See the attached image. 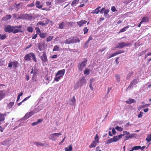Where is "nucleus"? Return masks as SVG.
Segmentation results:
<instances>
[{"instance_id":"1","label":"nucleus","mask_w":151,"mask_h":151,"mask_svg":"<svg viewBox=\"0 0 151 151\" xmlns=\"http://www.w3.org/2000/svg\"><path fill=\"white\" fill-rule=\"evenodd\" d=\"M4 30L5 32L8 33L12 32L14 34L17 33L19 32H22L21 29H15L14 26L8 25L5 27Z\"/></svg>"},{"instance_id":"2","label":"nucleus","mask_w":151,"mask_h":151,"mask_svg":"<svg viewBox=\"0 0 151 151\" xmlns=\"http://www.w3.org/2000/svg\"><path fill=\"white\" fill-rule=\"evenodd\" d=\"M122 137L121 134L119 135L118 136H114L113 138H110L107 140V144H108L113 142H116L122 138Z\"/></svg>"},{"instance_id":"3","label":"nucleus","mask_w":151,"mask_h":151,"mask_svg":"<svg viewBox=\"0 0 151 151\" xmlns=\"http://www.w3.org/2000/svg\"><path fill=\"white\" fill-rule=\"evenodd\" d=\"M80 40L78 38L77 39H74L73 38H68L67 39L65 40L64 43L66 44H74L76 43L77 42H79Z\"/></svg>"},{"instance_id":"4","label":"nucleus","mask_w":151,"mask_h":151,"mask_svg":"<svg viewBox=\"0 0 151 151\" xmlns=\"http://www.w3.org/2000/svg\"><path fill=\"white\" fill-rule=\"evenodd\" d=\"M32 18V15L29 14H23L21 15L20 17H19L18 19H26L27 20H31Z\"/></svg>"},{"instance_id":"5","label":"nucleus","mask_w":151,"mask_h":151,"mask_svg":"<svg viewBox=\"0 0 151 151\" xmlns=\"http://www.w3.org/2000/svg\"><path fill=\"white\" fill-rule=\"evenodd\" d=\"M12 65H13V67L15 68H17L19 66V63L17 61L14 60L12 62L11 60L8 63V67L9 68H11L12 67Z\"/></svg>"},{"instance_id":"6","label":"nucleus","mask_w":151,"mask_h":151,"mask_svg":"<svg viewBox=\"0 0 151 151\" xmlns=\"http://www.w3.org/2000/svg\"><path fill=\"white\" fill-rule=\"evenodd\" d=\"M87 60L86 58L84 59V61L78 65V69L81 71H82L83 68L85 67L86 65Z\"/></svg>"},{"instance_id":"7","label":"nucleus","mask_w":151,"mask_h":151,"mask_svg":"<svg viewBox=\"0 0 151 151\" xmlns=\"http://www.w3.org/2000/svg\"><path fill=\"white\" fill-rule=\"evenodd\" d=\"M40 58L42 61V63H45L47 61L48 59L46 52H42V54L40 57Z\"/></svg>"},{"instance_id":"8","label":"nucleus","mask_w":151,"mask_h":151,"mask_svg":"<svg viewBox=\"0 0 151 151\" xmlns=\"http://www.w3.org/2000/svg\"><path fill=\"white\" fill-rule=\"evenodd\" d=\"M130 43H126L124 42H122L118 43V45L117 46L116 48H122L126 46H129Z\"/></svg>"},{"instance_id":"9","label":"nucleus","mask_w":151,"mask_h":151,"mask_svg":"<svg viewBox=\"0 0 151 151\" xmlns=\"http://www.w3.org/2000/svg\"><path fill=\"white\" fill-rule=\"evenodd\" d=\"M87 22V21H86L82 20L80 21L77 22V23L79 27H81L84 24H85Z\"/></svg>"},{"instance_id":"10","label":"nucleus","mask_w":151,"mask_h":151,"mask_svg":"<svg viewBox=\"0 0 151 151\" xmlns=\"http://www.w3.org/2000/svg\"><path fill=\"white\" fill-rule=\"evenodd\" d=\"M32 52H31L29 54H26L24 56V58L25 60L30 61L31 60V58Z\"/></svg>"},{"instance_id":"11","label":"nucleus","mask_w":151,"mask_h":151,"mask_svg":"<svg viewBox=\"0 0 151 151\" xmlns=\"http://www.w3.org/2000/svg\"><path fill=\"white\" fill-rule=\"evenodd\" d=\"M45 44L41 43H39L38 45V48L40 51H42L45 49Z\"/></svg>"},{"instance_id":"12","label":"nucleus","mask_w":151,"mask_h":151,"mask_svg":"<svg viewBox=\"0 0 151 151\" xmlns=\"http://www.w3.org/2000/svg\"><path fill=\"white\" fill-rule=\"evenodd\" d=\"M34 114V111H31L29 113H27L24 116V117L26 119H27L31 117Z\"/></svg>"},{"instance_id":"13","label":"nucleus","mask_w":151,"mask_h":151,"mask_svg":"<svg viewBox=\"0 0 151 151\" xmlns=\"http://www.w3.org/2000/svg\"><path fill=\"white\" fill-rule=\"evenodd\" d=\"M12 17L11 15H6L5 17L2 18V20L3 21H6L10 19Z\"/></svg>"},{"instance_id":"14","label":"nucleus","mask_w":151,"mask_h":151,"mask_svg":"<svg viewBox=\"0 0 151 151\" xmlns=\"http://www.w3.org/2000/svg\"><path fill=\"white\" fill-rule=\"evenodd\" d=\"M65 72V70L64 69L62 70H59L56 73V76H57L58 75H62L61 76H62L64 74Z\"/></svg>"},{"instance_id":"15","label":"nucleus","mask_w":151,"mask_h":151,"mask_svg":"<svg viewBox=\"0 0 151 151\" xmlns=\"http://www.w3.org/2000/svg\"><path fill=\"white\" fill-rule=\"evenodd\" d=\"M6 113L1 114L0 113V122L4 121L5 120V117L6 116Z\"/></svg>"},{"instance_id":"16","label":"nucleus","mask_w":151,"mask_h":151,"mask_svg":"<svg viewBox=\"0 0 151 151\" xmlns=\"http://www.w3.org/2000/svg\"><path fill=\"white\" fill-rule=\"evenodd\" d=\"M49 139L52 141H55L56 139V137L54 133L50 134L49 137Z\"/></svg>"},{"instance_id":"17","label":"nucleus","mask_w":151,"mask_h":151,"mask_svg":"<svg viewBox=\"0 0 151 151\" xmlns=\"http://www.w3.org/2000/svg\"><path fill=\"white\" fill-rule=\"evenodd\" d=\"M36 7L38 9H40L42 8L43 6L42 4H41L39 1H37L35 4Z\"/></svg>"},{"instance_id":"18","label":"nucleus","mask_w":151,"mask_h":151,"mask_svg":"<svg viewBox=\"0 0 151 151\" xmlns=\"http://www.w3.org/2000/svg\"><path fill=\"white\" fill-rule=\"evenodd\" d=\"M86 82V81L84 78H82L80 80L79 84L81 86H83V84Z\"/></svg>"},{"instance_id":"19","label":"nucleus","mask_w":151,"mask_h":151,"mask_svg":"<svg viewBox=\"0 0 151 151\" xmlns=\"http://www.w3.org/2000/svg\"><path fill=\"white\" fill-rule=\"evenodd\" d=\"M5 93L3 91H0V101L5 96Z\"/></svg>"},{"instance_id":"20","label":"nucleus","mask_w":151,"mask_h":151,"mask_svg":"<svg viewBox=\"0 0 151 151\" xmlns=\"http://www.w3.org/2000/svg\"><path fill=\"white\" fill-rule=\"evenodd\" d=\"M97 142L95 141H94L89 145V147L90 148L95 147L97 145Z\"/></svg>"},{"instance_id":"21","label":"nucleus","mask_w":151,"mask_h":151,"mask_svg":"<svg viewBox=\"0 0 151 151\" xmlns=\"http://www.w3.org/2000/svg\"><path fill=\"white\" fill-rule=\"evenodd\" d=\"M115 77L116 82L118 83L120 81V75L117 74H116L115 75Z\"/></svg>"},{"instance_id":"22","label":"nucleus","mask_w":151,"mask_h":151,"mask_svg":"<svg viewBox=\"0 0 151 151\" xmlns=\"http://www.w3.org/2000/svg\"><path fill=\"white\" fill-rule=\"evenodd\" d=\"M42 119H38L37 122H33L32 124L33 126L36 125H37L40 122H42Z\"/></svg>"},{"instance_id":"23","label":"nucleus","mask_w":151,"mask_h":151,"mask_svg":"<svg viewBox=\"0 0 151 151\" xmlns=\"http://www.w3.org/2000/svg\"><path fill=\"white\" fill-rule=\"evenodd\" d=\"M47 35V34L46 32H41L39 34L40 37L43 38H45L46 36Z\"/></svg>"},{"instance_id":"24","label":"nucleus","mask_w":151,"mask_h":151,"mask_svg":"<svg viewBox=\"0 0 151 151\" xmlns=\"http://www.w3.org/2000/svg\"><path fill=\"white\" fill-rule=\"evenodd\" d=\"M129 27V25H128L126 27H124L119 31V34L121 32H123L126 31Z\"/></svg>"},{"instance_id":"25","label":"nucleus","mask_w":151,"mask_h":151,"mask_svg":"<svg viewBox=\"0 0 151 151\" xmlns=\"http://www.w3.org/2000/svg\"><path fill=\"white\" fill-rule=\"evenodd\" d=\"M70 101L71 102V103H70L71 105H72L73 106L75 105L76 100L74 96L70 100Z\"/></svg>"},{"instance_id":"26","label":"nucleus","mask_w":151,"mask_h":151,"mask_svg":"<svg viewBox=\"0 0 151 151\" xmlns=\"http://www.w3.org/2000/svg\"><path fill=\"white\" fill-rule=\"evenodd\" d=\"M34 144L37 146L38 147L39 146H44V144L39 142H34Z\"/></svg>"},{"instance_id":"27","label":"nucleus","mask_w":151,"mask_h":151,"mask_svg":"<svg viewBox=\"0 0 151 151\" xmlns=\"http://www.w3.org/2000/svg\"><path fill=\"white\" fill-rule=\"evenodd\" d=\"M72 147L71 145H69L68 146V148L67 147L65 148V151H72Z\"/></svg>"},{"instance_id":"28","label":"nucleus","mask_w":151,"mask_h":151,"mask_svg":"<svg viewBox=\"0 0 151 151\" xmlns=\"http://www.w3.org/2000/svg\"><path fill=\"white\" fill-rule=\"evenodd\" d=\"M80 0H73L72 2L71 5L73 7L75 6L76 4H78Z\"/></svg>"},{"instance_id":"29","label":"nucleus","mask_w":151,"mask_h":151,"mask_svg":"<svg viewBox=\"0 0 151 151\" xmlns=\"http://www.w3.org/2000/svg\"><path fill=\"white\" fill-rule=\"evenodd\" d=\"M104 14L105 17H106L108 15V13L109 12V10L108 9H106L104 8Z\"/></svg>"},{"instance_id":"30","label":"nucleus","mask_w":151,"mask_h":151,"mask_svg":"<svg viewBox=\"0 0 151 151\" xmlns=\"http://www.w3.org/2000/svg\"><path fill=\"white\" fill-rule=\"evenodd\" d=\"M145 140L148 142L151 141V134L147 135Z\"/></svg>"},{"instance_id":"31","label":"nucleus","mask_w":151,"mask_h":151,"mask_svg":"<svg viewBox=\"0 0 151 151\" xmlns=\"http://www.w3.org/2000/svg\"><path fill=\"white\" fill-rule=\"evenodd\" d=\"M149 19L148 17H144L142 18L141 22H148L149 21Z\"/></svg>"},{"instance_id":"32","label":"nucleus","mask_w":151,"mask_h":151,"mask_svg":"<svg viewBox=\"0 0 151 151\" xmlns=\"http://www.w3.org/2000/svg\"><path fill=\"white\" fill-rule=\"evenodd\" d=\"M100 12L99 10H98L96 8L95 9L93 10L91 12V13L92 14H98Z\"/></svg>"},{"instance_id":"33","label":"nucleus","mask_w":151,"mask_h":151,"mask_svg":"<svg viewBox=\"0 0 151 151\" xmlns=\"http://www.w3.org/2000/svg\"><path fill=\"white\" fill-rule=\"evenodd\" d=\"M31 57H32V59L34 62H37V60L36 58V57L35 56V55L34 54V53L33 52H32V53Z\"/></svg>"},{"instance_id":"34","label":"nucleus","mask_w":151,"mask_h":151,"mask_svg":"<svg viewBox=\"0 0 151 151\" xmlns=\"http://www.w3.org/2000/svg\"><path fill=\"white\" fill-rule=\"evenodd\" d=\"M133 73V72L132 71L131 72V73H129L127 76V79L128 80L130 79V78L132 76Z\"/></svg>"},{"instance_id":"35","label":"nucleus","mask_w":151,"mask_h":151,"mask_svg":"<svg viewBox=\"0 0 151 151\" xmlns=\"http://www.w3.org/2000/svg\"><path fill=\"white\" fill-rule=\"evenodd\" d=\"M59 50V47L57 45L55 46L54 47V48L53 49V51H58Z\"/></svg>"},{"instance_id":"36","label":"nucleus","mask_w":151,"mask_h":151,"mask_svg":"<svg viewBox=\"0 0 151 151\" xmlns=\"http://www.w3.org/2000/svg\"><path fill=\"white\" fill-rule=\"evenodd\" d=\"M15 5H16V7L17 9V10H18L19 9L21 8V6H19L22 5V3H19L18 4H15Z\"/></svg>"},{"instance_id":"37","label":"nucleus","mask_w":151,"mask_h":151,"mask_svg":"<svg viewBox=\"0 0 151 151\" xmlns=\"http://www.w3.org/2000/svg\"><path fill=\"white\" fill-rule=\"evenodd\" d=\"M84 72L85 74L88 75L90 73V70L87 68H86Z\"/></svg>"},{"instance_id":"38","label":"nucleus","mask_w":151,"mask_h":151,"mask_svg":"<svg viewBox=\"0 0 151 151\" xmlns=\"http://www.w3.org/2000/svg\"><path fill=\"white\" fill-rule=\"evenodd\" d=\"M14 104V102H10L7 105L8 108L10 109L13 106Z\"/></svg>"},{"instance_id":"39","label":"nucleus","mask_w":151,"mask_h":151,"mask_svg":"<svg viewBox=\"0 0 151 151\" xmlns=\"http://www.w3.org/2000/svg\"><path fill=\"white\" fill-rule=\"evenodd\" d=\"M140 146H135L133 147L132 148V149L133 150H138L139 149H140Z\"/></svg>"},{"instance_id":"40","label":"nucleus","mask_w":151,"mask_h":151,"mask_svg":"<svg viewBox=\"0 0 151 151\" xmlns=\"http://www.w3.org/2000/svg\"><path fill=\"white\" fill-rule=\"evenodd\" d=\"M35 30L36 31L37 34H38L39 35V34L40 33L41 31L40 28L39 27H36L35 28Z\"/></svg>"},{"instance_id":"41","label":"nucleus","mask_w":151,"mask_h":151,"mask_svg":"<svg viewBox=\"0 0 151 151\" xmlns=\"http://www.w3.org/2000/svg\"><path fill=\"white\" fill-rule=\"evenodd\" d=\"M64 22H62L61 23H60L59 26V28L60 29H64Z\"/></svg>"},{"instance_id":"42","label":"nucleus","mask_w":151,"mask_h":151,"mask_svg":"<svg viewBox=\"0 0 151 151\" xmlns=\"http://www.w3.org/2000/svg\"><path fill=\"white\" fill-rule=\"evenodd\" d=\"M53 37L52 36H49L46 38V41L48 42L50 41L52 39Z\"/></svg>"},{"instance_id":"43","label":"nucleus","mask_w":151,"mask_h":151,"mask_svg":"<svg viewBox=\"0 0 151 151\" xmlns=\"http://www.w3.org/2000/svg\"><path fill=\"white\" fill-rule=\"evenodd\" d=\"M41 25L42 26H46V24L45 23H43L41 21L38 22L37 24V25Z\"/></svg>"},{"instance_id":"44","label":"nucleus","mask_w":151,"mask_h":151,"mask_svg":"<svg viewBox=\"0 0 151 151\" xmlns=\"http://www.w3.org/2000/svg\"><path fill=\"white\" fill-rule=\"evenodd\" d=\"M119 132L122 131L123 130V128L118 126H116L115 128Z\"/></svg>"},{"instance_id":"45","label":"nucleus","mask_w":151,"mask_h":151,"mask_svg":"<svg viewBox=\"0 0 151 151\" xmlns=\"http://www.w3.org/2000/svg\"><path fill=\"white\" fill-rule=\"evenodd\" d=\"M133 85H136L137 83V81L136 79H133L131 82Z\"/></svg>"},{"instance_id":"46","label":"nucleus","mask_w":151,"mask_h":151,"mask_svg":"<svg viewBox=\"0 0 151 151\" xmlns=\"http://www.w3.org/2000/svg\"><path fill=\"white\" fill-rule=\"evenodd\" d=\"M27 31L30 32H33L32 27H29L27 29Z\"/></svg>"},{"instance_id":"47","label":"nucleus","mask_w":151,"mask_h":151,"mask_svg":"<svg viewBox=\"0 0 151 151\" xmlns=\"http://www.w3.org/2000/svg\"><path fill=\"white\" fill-rule=\"evenodd\" d=\"M88 30V29H87V27H84L83 29V31L84 32V34H85L87 33Z\"/></svg>"},{"instance_id":"48","label":"nucleus","mask_w":151,"mask_h":151,"mask_svg":"<svg viewBox=\"0 0 151 151\" xmlns=\"http://www.w3.org/2000/svg\"><path fill=\"white\" fill-rule=\"evenodd\" d=\"M117 55H118V53L116 52L113 53L112 55H111L109 57V58H112V57H114V56H116Z\"/></svg>"},{"instance_id":"49","label":"nucleus","mask_w":151,"mask_h":151,"mask_svg":"<svg viewBox=\"0 0 151 151\" xmlns=\"http://www.w3.org/2000/svg\"><path fill=\"white\" fill-rule=\"evenodd\" d=\"M94 139L96 141V142H97L98 143L99 142V139L98 138V135L97 134H96V135Z\"/></svg>"},{"instance_id":"50","label":"nucleus","mask_w":151,"mask_h":151,"mask_svg":"<svg viewBox=\"0 0 151 151\" xmlns=\"http://www.w3.org/2000/svg\"><path fill=\"white\" fill-rule=\"evenodd\" d=\"M6 37V35L4 34L2 36L1 35V37H0V40H4V39Z\"/></svg>"},{"instance_id":"51","label":"nucleus","mask_w":151,"mask_h":151,"mask_svg":"<svg viewBox=\"0 0 151 151\" xmlns=\"http://www.w3.org/2000/svg\"><path fill=\"white\" fill-rule=\"evenodd\" d=\"M133 87V85L131 83L130 85L128 86L127 88V90H129L131 89V88H132Z\"/></svg>"},{"instance_id":"52","label":"nucleus","mask_w":151,"mask_h":151,"mask_svg":"<svg viewBox=\"0 0 151 151\" xmlns=\"http://www.w3.org/2000/svg\"><path fill=\"white\" fill-rule=\"evenodd\" d=\"M34 6V2H33L31 4H28L27 5V6L28 7H33Z\"/></svg>"},{"instance_id":"53","label":"nucleus","mask_w":151,"mask_h":151,"mask_svg":"<svg viewBox=\"0 0 151 151\" xmlns=\"http://www.w3.org/2000/svg\"><path fill=\"white\" fill-rule=\"evenodd\" d=\"M124 51L122 50H119L117 51H116V52L118 53V54H120L122 53H123L124 52Z\"/></svg>"},{"instance_id":"54","label":"nucleus","mask_w":151,"mask_h":151,"mask_svg":"<svg viewBox=\"0 0 151 151\" xmlns=\"http://www.w3.org/2000/svg\"><path fill=\"white\" fill-rule=\"evenodd\" d=\"M129 100L130 101V103H131V104L132 103H134L136 102V101L134 99H129Z\"/></svg>"},{"instance_id":"55","label":"nucleus","mask_w":151,"mask_h":151,"mask_svg":"<svg viewBox=\"0 0 151 151\" xmlns=\"http://www.w3.org/2000/svg\"><path fill=\"white\" fill-rule=\"evenodd\" d=\"M111 10L113 12H114L116 11V10L114 6H112L111 8Z\"/></svg>"},{"instance_id":"56","label":"nucleus","mask_w":151,"mask_h":151,"mask_svg":"<svg viewBox=\"0 0 151 151\" xmlns=\"http://www.w3.org/2000/svg\"><path fill=\"white\" fill-rule=\"evenodd\" d=\"M37 34H36L34 35H33L32 36V39H35L37 37Z\"/></svg>"},{"instance_id":"57","label":"nucleus","mask_w":151,"mask_h":151,"mask_svg":"<svg viewBox=\"0 0 151 151\" xmlns=\"http://www.w3.org/2000/svg\"><path fill=\"white\" fill-rule=\"evenodd\" d=\"M143 114V113L142 111H140L139 112V114L138 115V118H140L142 116Z\"/></svg>"},{"instance_id":"58","label":"nucleus","mask_w":151,"mask_h":151,"mask_svg":"<svg viewBox=\"0 0 151 151\" xmlns=\"http://www.w3.org/2000/svg\"><path fill=\"white\" fill-rule=\"evenodd\" d=\"M61 76H59L58 77H56L55 78V81H58L60 79V77H61Z\"/></svg>"},{"instance_id":"59","label":"nucleus","mask_w":151,"mask_h":151,"mask_svg":"<svg viewBox=\"0 0 151 151\" xmlns=\"http://www.w3.org/2000/svg\"><path fill=\"white\" fill-rule=\"evenodd\" d=\"M54 134L55 137L57 136L58 137L59 136L61 135H62L61 133L60 132L58 133H54Z\"/></svg>"},{"instance_id":"60","label":"nucleus","mask_w":151,"mask_h":151,"mask_svg":"<svg viewBox=\"0 0 151 151\" xmlns=\"http://www.w3.org/2000/svg\"><path fill=\"white\" fill-rule=\"evenodd\" d=\"M92 40V37L91 36H89V38L88 40V41L86 42V44L87 43H88L89 41L90 40Z\"/></svg>"},{"instance_id":"61","label":"nucleus","mask_w":151,"mask_h":151,"mask_svg":"<svg viewBox=\"0 0 151 151\" xmlns=\"http://www.w3.org/2000/svg\"><path fill=\"white\" fill-rule=\"evenodd\" d=\"M4 62L3 60L0 59V66H2L4 65Z\"/></svg>"},{"instance_id":"62","label":"nucleus","mask_w":151,"mask_h":151,"mask_svg":"<svg viewBox=\"0 0 151 151\" xmlns=\"http://www.w3.org/2000/svg\"><path fill=\"white\" fill-rule=\"evenodd\" d=\"M82 2L80 3L81 4L78 6V7H82L84 6H85V4L86 3H83V4H82Z\"/></svg>"},{"instance_id":"63","label":"nucleus","mask_w":151,"mask_h":151,"mask_svg":"<svg viewBox=\"0 0 151 151\" xmlns=\"http://www.w3.org/2000/svg\"><path fill=\"white\" fill-rule=\"evenodd\" d=\"M42 9L43 10H45L46 11H49L50 10V8H44Z\"/></svg>"},{"instance_id":"64","label":"nucleus","mask_w":151,"mask_h":151,"mask_svg":"<svg viewBox=\"0 0 151 151\" xmlns=\"http://www.w3.org/2000/svg\"><path fill=\"white\" fill-rule=\"evenodd\" d=\"M124 134L122 135V136H124L125 134H129V133L127 131H125L123 132Z\"/></svg>"}]
</instances>
